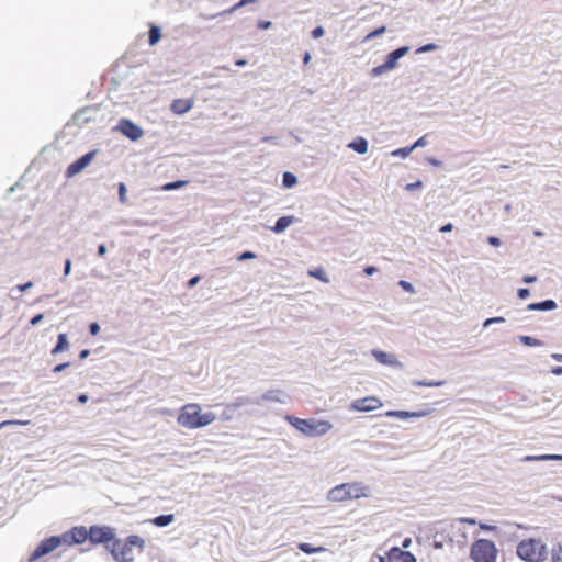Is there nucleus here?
<instances>
[{"label":"nucleus","mask_w":562,"mask_h":562,"mask_svg":"<svg viewBox=\"0 0 562 562\" xmlns=\"http://www.w3.org/2000/svg\"><path fill=\"white\" fill-rule=\"evenodd\" d=\"M215 415L211 412L203 413L200 405L189 403L181 407L177 423L187 429H198L212 424Z\"/></svg>","instance_id":"f257e3e1"},{"label":"nucleus","mask_w":562,"mask_h":562,"mask_svg":"<svg viewBox=\"0 0 562 562\" xmlns=\"http://www.w3.org/2000/svg\"><path fill=\"white\" fill-rule=\"evenodd\" d=\"M145 540L137 536H128L125 540L114 539L110 544V551L113 558L119 562H133L135 551L140 553L144 550Z\"/></svg>","instance_id":"f03ea898"},{"label":"nucleus","mask_w":562,"mask_h":562,"mask_svg":"<svg viewBox=\"0 0 562 562\" xmlns=\"http://www.w3.org/2000/svg\"><path fill=\"white\" fill-rule=\"evenodd\" d=\"M285 420L306 437H321L326 435L333 428L331 423L325 419H303L288 415Z\"/></svg>","instance_id":"7ed1b4c3"},{"label":"nucleus","mask_w":562,"mask_h":562,"mask_svg":"<svg viewBox=\"0 0 562 562\" xmlns=\"http://www.w3.org/2000/svg\"><path fill=\"white\" fill-rule=\"evenodd\" d=\"M368 496V487L361 482H350L330 488L327 499L334 503H344Z\"/></svg>","instance_id":"20e7f679"},{"label":"nucleus","mask_w":562,"mask_h":562,"mask_svg":"<svg viewBox=\"0 0 562 562\" xmlns=\"http://www.w3.org/2000/svg\"><path fill=\"white\" fill-rule=\"evenodd\" d=\"M518 557L527 562H540L547 557V548L540 539H524L517 546Z\"/></svg>","instance_id":"39448f33"},{"label":"nucleus","mask_w":562,"mask_h":562,"mask_svg":"<svg viewBox=\"0 0 562 562\" xmlns=\"http://www.w3.org/2000/svg\"><path fill=\"white\" fill-rule=\"evenodd\" d=\"M470 555L474 562H495L497 549L492 540L479 539L473 542Z\"/></svg>","instance_id":"423d86ee"},{"label":"nucleus","mask_w":562,"mask_h":562,"mask_svg":"<svg viewBox=\"0 0 562 562\" xmlns=\"http://www.w3.org/2000/svg\"><path fill=\"white\" fill-rule=\"evenodd\" d=\"M115 533L114 529L108 526H91L89 528V541L92 544H106L110 549V544L114 541Z\"/></svg>","instance_id":"0eeeda50"},{"label":"nucleus","mask_w":562,"mask_h":562,"mask_svg":"<svg viewBox=\"0 0 562 562\" xmlns=\"http://www.w3.org/2000/svg\"><path fill=\"white\" fill-rule=\"evenodd\" d=\"M63 539L60 537H50L44 539L33 551L29 558V562H35L37 559L53 552L61 544Z\"/></svg>","instance_id":"6e6552de"},{"label":"nucleus","mask_w":562,"mask_h":562,"mask_svg":"<svg viewBox=\"0 0 562 562\" xmlns=\"http://www.w3.org/2000/svg\"><path fill=\"white\" fill-rule=\"evenodd\" d=\"M382 406V401L376 396L358 398L350 404V408L356 412H371L381 408Z\"/></svg>","instance_id":"1a4fd4ad"},{"label":"nucleus","mask_w":562,"mask_h":562,"mask_svg":"<svg viewBox=\"0 0 562 562\" xmlns=\"http://www.w3.org/2000/svg\"><path fill=\"white\" fill-rule=\"evenodd\" d=\"M95 150L89 151L81 156L76 161H74L72 164H70L66 170V176L68 178H71L81 172L92 161V159L95 156Z\"/></svg>","instance_id":"9d476101"},{"label":"nucleus","mask_w":562,"mask_h":562,"mask_svg":"<svg viewBox=\"0 0 562 562\" xmlns=\"http://www.w3.org/2000/svg\"><path fill=\"white\" fill-rule=\"evenodd\" d=\"M119 128L123 135L132 140H137L143 135L142 128L130 120H121Z\"/></svg>","instance_id":"9b49d317"},{"label":"nucleus","mask_w":562,"mask_h":562,"mask_svg":"<svg viewBox=\"0 0 562 562\" xmlns=\"http://www.w3.org/2000/svg\"><path fill=\"white\" fill-rule=\"evenodd\" d=\"M194 106V100L190 99H176L170 104V110L177 115H182L189 112Z\"/></svg>","instance_id":"f8f14e48"},{"label":"nucleus","mask_w":562,"mask_h":562,"mask_svg":"<svg viewBox=\"0 0 562 562\" xmlns=\"http://www.w3.org/2000/svg\"><path fill=\"white\" fill-rule=\"evenodd\" d=\"M65 538H69V543H83L86 540H89V529L86 527H74L68 533L65 535Z\"/></svg>","instance_id":"ddd939ff"},{"label":"nucleus","mask_w":562,"mask_h":562,"mask_svg":"<svg viewBox=\"0 0 562 562\" xmlns=\"http://www.w3.org/2000/svg\"><path fill=\"white\" fill-rule=\"evenodd\" d=\"M415 557L400 548H392L389 551V562H415Z\"/></svg>","instance_id":"4468645a"},{"label":"nucleus","mask_w":562,"mask_h":562,"mask_svg":"<svg viewBox=\"0 0 562 562\" xmlns=\"http://www.w3.org/2000/svg\"><path fill=\"white\" fill-rule=\"evenodd\" d=\"M408 52V47H400L391 52L385 59V67L393 69L396 67L397 60Z\"/></svg>","instance_id":"2eb2a0df"},{"label":"nucleus","mask_w":562,"mask_h":562,"mask_svg":"<svg viewBox=\"0 0 562 562\" xmlns=\"http://www.w3.org/2000/svg\"><path fill=\"white\" fill-rule=\"evenodd\" d=\"M386 417H396L400 419H407L412 417H424L426 412H406V411H387L384 414Z\"/></svg>","instance_id":"dca6fc26"},{"label":"nucleus","mask_w":562,"mask_h":562,"mask_svg":"<svg viewBox=\"0 0 562 562\" xmlns=\"http://www.w3.org/2000/svg\"><path fill=\"white\" fill-rule=\"evenodd\" d=\"M462 524L475 525L476 521L472 518H461L457 524L451 525V530L460 533L461 536V539L457 540L460 543H464L467 541V535L463 531Z\"/></svg>","instance_id":"f3484780"},{"label":"nucleus","mask_w":562,"mask_h":562,"mask_svg":"<svg viewBox=\"0 0 562 562\" xmlns=\"http://www.w3.org/2000/svg\"><path fill=\"white\" fill-rule=\"evenodd\" d=\"M372 355L375 360L381 364L394 366L397 361L394 356L389 355L382 350H372Z\"/></svg>","instance_id":"a211bd4d"},{"label":"nucleus","mask_w":562,"mask_h":562,"mask_svg":"<svg viewBox=\"0 0 562 562\" xmlns=\"http://www.w3.org/2000/svg\"><path fill=\"white\" fill-rule=\"evenodd\" d=\"M557 307V303L553 300H546L539 303H530L527 305L528 311H551Z\"/></svg>","instance_id":"6ab92c4d"},{"label":"nucleus","mask_w":562,"mask_h":562,"mask_svg":"<svg viewBox=\"0 0 562 562\" xmlns=\"http://www.w3.org/2000/svg\"><path fill=\"white\" fill-rule=\"evenodd\" d=\"M294 222L293 216H282L280 217L274 226L271 228L274 233H282L285 231L292 223Z\"/></svg>","instance_id":"aec40b11"},{"label":"nucleus","mask_w":562,"mask_h":562,"mask_svg":"<svg viewBox=\"0 0 562 562\" xmlns=\"http://www.w3.org/2000/svg\"><path fill=\"white\" fill-rule=\"evenodd\" d=\"M69 347V342L66 334H59L56 346L52 349L53 355H57L64 350H67Z\"/></svg>","instance_id":"412c9836"},{"label":"nucleus","mask_w":562,"mask_h":562,"mask_svg":"<svg viewBox=\"0 0 562 562\" xmlns=\"http://www.w3.org/2000/svg\"><path fill=\"white\" fill-rule=\"evenodd\" d=\"M349 147L358 154H366L368 151V142L362 137H358L349 144Z\"/></svg>","instance_id":"4be33fe9"},{"label":"nucleus","mask_w":562,"mask_h":562,"mask_svg":"<svg viewBox=\"0 0 562 562\" xmlns=\"http://www.w3.org/2000/svg\"><path fill=\"white\" fill-rule=\"evenodd\" d=\"M307 274L310 277H313V278L324 282V283H328L329 282V278L327 277L325 270L322 267H317L315 269L308 270Z\"/></svg>","instance_id":"5701e85b"},{"label":"nucleus","mask_w":562,"mask_h":562,"mask_svg":"<svg viewBox=\"0 0 562 562\" xmlns=\"http://www.w3.org/2000/svg\"><path fill=\"white\" fill-rule=\"evenodd\" d=\"M175 520V516L172 514L169 515H160L151 519V524L157 527H165L171 524Z\"/></svg>","instance_id":"b1692460"},{"label":"nucleus","mask_w":562,"mask_h":562,"mask_svg":"<svg viewBox=\"0 0 562 562\" xmlns=\"http://www.w3.org/2000/svg\"><path fill=\"white\" fill-rule=\"evenodd\" d=\"M546 460H562L560 454H541V456H526L524 461H546Z\"/></svg>","instance_id":"393cba45"},{"label":"nucleus","mask_w":562,"mask_h":562,"mask_svg":"<svg viewBox=\"0 0 562 562\" xmlns=\"http://www.w3.org/2000/svg\"><path fill=\"white\" fill-rule=\"evenodd\" d=\"M299 549L306 554L319 553L325 551L324 547H313L311 543L307 542L300 543Z\"/></svg>","instance_id":"a878e982"},{"label":"nucleus","mask_w":562,"mask_h":562,"mask_svg":"<svg viewBox=\"0 0 562 562\" xmlns=\"http://www.w3.org/2000/svg\"><path fill=\"white\" fill-rule=\"evenodd\" d=\"M161 37L160 29L156 25H151L148 33V41L150 45H155L159 42Z\"/></svg>","instance_id":"bb28decb"},{"label":"nucleus","mask_w":562,"mask_h":562,"mask_svg":"<svg viewBox=\"0 0 562 562\" xmlns=\"http://www.w3.org/2000/svg\"><path fill=\"white\" fill-rule=\"evenodd\" d=\"M186 184H188V181L178 180L175 182H168V183L164 184L161 189L164 191H171V190L180 189V188L184 187Z\"/></svg>","instance_id":"cd10ccee"},{"label":"nucleus","mask_w":562,"mask_h":562,"mask_svg":"<svg viewBox=\"0 0 562 562\" xmlns=\"http://www.w3.org/2000/svg\"><path fill=\"white\" fill-rule=\"evenodd\" d=\"M551 559L553 562H562V544L559 543L551 551Z\"/></svg>","instance_id":"c85d7f7f"},{"label":"nucleus","mask_w":562,"mask_h":562,"mask_svg":"<svg viewBox=\"0 0 562 562\" xmlns=\"http://www.w3.org/2000/svg\"><path fill=\"white\" fill-rule=\"evenodd\" d=\"M296 183V177L291 172H284L283 175V186L285 188H291Z\"/></svg>","instance_id":"c756f323"},{"label":"nucleus","mask_w":562,"mask_h":562,"mask_svg":"<svg viewBox=\"0 0 562 562\" xmlns=\"http://www.w3.org/2000/svg\"><path fill=\"white\" fill-rule=\"evenodd\" d=\"M443 381H438V382H430V381H415L413 384L415 386H441L443 385Z\"/></svg>","instance_id":"7c9ffc66"},{"label":"nucleus","mask_w":562,"mask_h":562,"mask_svg":"<svg viewBox=\"0 0 562 562\" xmlns=\"http://www.w3.org/2000/svg\"><path fill=\"white\" fill-rule=\"evenodd\" d=\"M255 2V0H240L238 3H236L235 5H233L232 8H229L228 10L224 11L222 14H226V13H232L234 11H236L237 9L248 4V3H252Z\"/></svg>","instance_id":"2f4dec72"},{"label":"nucleus","mask_w":562,"mask_h":562,"mask_svg":"<svg viewBox=\"0 0 562 562\" xmlns=\"http://www.w3.org/2000/svg\"><path fill=\"white\" fill-rule=\"evenodd\" d=\"M117 189H119V199L122 203H126L127 201V198H126V187L123 182H120L119 186H117Z\"/></svg>","instance_id":"473e14b6"},{"label":"nucleus","mask_w":562,"mask_h":562,"mask_svg":"<svg viewBox=\"0 0 562 562\" xmlns=\"http://www.w3.org/2000/svg\"><path fill=\"white\" fill-rule=\"evenodd\" d=\"M30 424L29 420H16V419H13V420H4L2 423H0V429L5 427V426H11V425H27Z\"/></svg>","instance_id":"72a5a7b5"},{"label":"nucleus","mask_w":562,"mask_h":562,"mask_svg":"<svg viewBox=\"0 0 562 562\" xmlns=\"http://www.w3.org/2000/svg\"><path fill=\"white\" fill-rule=\"evenodd\" d=\"M389 70H391V69H390V68H386V67H385V63H383L382 65H380V66H378V67H374V68L372 69V75H373V76H380V75H382V74H384V72H386V71H389Z\"/></svg>","instance_id":"f704fd0d"},{"label":"nucleus","mask_w":562,"mask_h":562,"mask_svg":"<svg viewBox=\"0 0 562 562\" xmlns=\"http://www.w3.org/2000/svg\"><path fill=\"white\" fill-rule=\"evenodd\" d=\"M385 26H381L374 31H372L371 33H369L367 36H366V40H372L374 37H378L379 35L383 34L385 32Z\"/></svg>","instance_id":"c9c22d12"},{"label":"nucleus","mask_w":562,"mask_h":562,"mask_svg":"<svg viewBox=\"0 0 562 562\" xmlns=\"http://www.w3.org/2000/svg\"><path fill=\"white\" fill-rule=\"evenodd\" d=\"M520 339L527 346H538V345H540L539 340H537V339H535L532 337H529V336H522Z\"/></svg>","instance_id":"e433bc0d"},{"label":"nucleus","mask_w":562,"mask_h":562,"mask_svg":"<svg viewBox=\"0 0 562 562\" xmlns=\"http://www.w3.org/2000/svg\"><path fill=\"white\" fill-rule=\"evenodd\" d=\"M413 150H414L413 146H409V147H405V148L395 150L393 153V155H402L405 157V156L409 155Z\"/></svg>","instance_id":"4c0bfd02"},{"label":"nucleus","mask_w":562,"mask_h":562,"mask_svg":"<svg viewBox=\"0 0 562 562\" xmlns=\"http://www.w3.org/2000/svg\"><path fill=\"white\" fill-rule=\"evenodd\" d=\"M254 258H256V255L252 251H244L243 254H240L238 256L239 261L247 260V259H254Z\"/></svg>","instance_id":"58836bf2"},{"label":"nucleus","mask_w":562,"mask_h":562,"mask_svg":"<svg viewBox=\"0 0 562 562\" xmlns=\"http://www.w3.org/2000/svg\"><path fill=\"white\" fill-rule=\"evenodd\" d=\"M427 144H428V142H427L426 135H425V136H422L420 138H418L412 146L415 149L417 147L426 146Z\"/></svg>","instance_id":"ea45409f"},{"label":"nucleus","mask_w":562,"mask_h":562,"mask_svg":"<svg viewBox=\"0 0 562 562\" xmlns=\"http://www.w3.org/2000/svg\"><path fill=\"white\" fill-rule=\"evenodd\" d=\"M324 35V29L322 26H317L312 31V36L314 38H318Z\"/></svg>","instance_id":"a19ab883"},{"label":"nucleus","mask_w":562,"mask_h":562,"mask_svg":"<svg viewBox=\"0 0 562 562\" xmlns=\"http://www.w3.org/2000/svg\"><path fill=\"white\" fill-rule=\"evenodd\" d=\"M517 294L519 299L525 300L530 295V291L528 289L522 288L518 290Z\"/></svg>","instance_id":"79ce46f5"},{"label":"nucleus","mask_w":562,"mask_h":562,"mask_svg":"<svg viewBox=\"0 0 562 562\" xmlns=\"http://www.w3.org/2000/svg\"><path fill=\"white\" fill-rule=\"evenodd\" d=\"M89 329H90L91 335L95 336L100 331V326H99L98 323H91L90 326H89Z\"/></svg>","instance_id":"37998d69"},{"label":"nucleus","mask_w":562,"mask_h":562,"mask_svg":"<svg viewBox=\"0 0 562 562\" xmlns=\"http://www.w3.org/2000/svg\"><path fill=\"white\" fill-rule=\"evenodd\" d=\"M503 322H505V319L503 317H493V318L486 319L484 322V326L486 327V326H488V325H491L493 323H503Z\"/></svg>","instance_id":"c03bdc74"},{"label":"nucleus","mask_w":562,"mask_h":562,"mask_svg":"<svg viewBox=\"0 0 562 562\" xmlns=\"http://www.w3.org/2000/svg\"><path fill=\"white\" fill-rule=\"evenodd\" d=\"M32 286H33V282L29 281V282H26V283H24V284H19V285L16 286V289H18L20 292H24V291H26V290L31 289Z\"/></svg>","instance_id":"a18cd8bd"},{"label":"nucleus","mask_w":562,"mask_h":562,"mask_svg":"<svg viewBox=\"0 0 562 562\" xmlns=\"http://www.w3.org/2000/svg\"><path fill=\"white\" fill-rule=\"evenodd\" d=\"M420 187H422V181H416V182L406 184V190L414 191Z\"/></svg>","instance_id":"49530a36"},{"label":"nucleus","mask_w":562,"mask_h":562,"mask_svg":"<svg viewBox=\"0 0 562 562\" xmlns=\"http://www.w3.org/2000/svg\"><path fill=\"white\" fill-rule=\"evenodd\" d=\"M44 318V315L43 314H37L35 316H33L30 321L31 325H37L40 322H42V319Z\"/></svg>","instance_id":"de8ad7c7"},{"label":"nucleus","mask_w":562,"mask_h":562,"mask_svg":"<svg viewBox=\"0 0 562 562\" xmlns=\"http://www.w3.org/2000/svg\"><path fill=\"white\" fill-rule=\"evenodd\" d=\"M487 241H488L490 245H492L494 247H497V246L501 245V240L497 237H495V236H490L487 238Z\"/></svg>","instance_id":"09e8293b"},{"label":"nucleus","mask_w":562,"mask_h":562,"mask_svg":"<svg viewBox=\"0 0 562 562\" xmlns=\"http://www.w3.org/2000/svg\"><path fill=\"white\" fill-rule=\"evenodd\" d=\"M400 285H401L405 291H407V292H412V291H413V285H412L409 282H407V281H404V280L400 281Z\"/></svg>","instance_id":"8fccbe9b"},{"label":"nucleus","mask_w":562,"mask_h":562,"mask_svg":"<svg viewBox=\"0 0 562 562\" xmlns=\"http://www.w3.org/2000/svg\"><path fill=\"white\" fill-rule=\"evenodd\" d=\"M67 367H69V363H68V362L59 363V364H57V366L53 369V371H54V372H56V373H57V372H61V371H64Z\"/></svg>","instance_id":"3c124183"},{"label":"nucleus","mask_w":562,"mask_h":562,"mask_svg":"<svg viewBox=\"0 0 562 562\" xmlns=\"http://www.w3.org/2000/svg\"><path fill=\"white\" fill-rule=\"evenodd\" d=\"M453 229V225L451 223H448L440 227L441 233H449Z\"/></svg>","instance_id":"603ef678"},{"label":"nucleus","mask_w":562,"mask_h":562,"mask_svg":"<svg viewBox=\"0 0 562 562\" xmlns=\"http://www.w3.org/2000/svg\"><path fill=\"white\" fill-rule=\"evenodd\" d=\"M200 281V276H195L188 281V286L193 288Z\"/></svg>","instance_id":"864d4df0"},{"label":"nucleus","mask_w":562,"mask_h":562,"mask_svg":"<svg viewBox=\"0 0 562 562\" xmlns=\"http://www.w3.org/2000/svg\"><path fill=\"white\" fill-rule=\"evenodd\" d=\"M70 270H71V260L67 259L66 262H65L64 274L68 276L70 273Z\"/></svg>","instance_id":"5fc2aeb1"},{"label":"nucleus","mask_w":562,"mask_h":562,"mask_svg":"<svg viewBox=\"0 0 562 562\" xmlns=\"http://www.w3.org/2000/svg\"><path fill=\"white\" fill-rule=\"evenodd\" d=\"M375 271H376V268L373 267V266H368V267L364 268V273L368 274V276L373 274Z\"/></svg>","instance_id":"6e6d98bb"},{"label":"nucleus","mask_w":562,"mask_h":562,"mask_svg":"<svg viewBox=\"0 0 562 562\" xmlns=\"http://www.w3.org/2000/svg\"><path fill=\"white\" fill-rule=\"evenodd\" d=\"M536 280H537V278H536L535 276H525V277L522 278V281H524L525 283H532V282H535Z\"/></svg>","instance_id":"4d7b16f0"},{"label":"nucleus","mask_w":562,"mask_h":562,"mask_svg":"<svg viewBox=\"0 0 562 562\" xmlns=\"http://www.w3.org/2000/svg\"><path fill=\"white\" fill-rule=\"evenodd\" d=\"M105 252H106V247H105V245H103V244H102V245H100V246L98 247V254H99V256H104V255H105Z\"/></svg>","instance_id":"13d9d810"},{"label":"nucleus","mask_w":562,"mask_h":562,"mask_svg":"<svg viewBox=\"0 0 562 562\" xmlns=\"http://www.w3.org/2000/svg\"><path fill=\"white\" fill-rule=\"evenodd\" d=\"M435 48V45L434 44H428V45H425L423 46L419 52H428V50H432Z\"/></svg>","instance_id":"bf43d9fd"},{"label":"nucleus","mask_w":562,"mask_h":562,"mask_svg":"<svg viewBox=\"0 0 562 562\" xmlns=\"http://www.w3.org/2000/svg\"><path fill=\"white\" fill-rule=\"evenodd\" d=\"M78 402H79V403H81V404L87 403V402H88V395H86V394H80V395L78 396Z\"/></svg>","instance_id":"052dcab7"},{"label":"nucleus","mask_w":562,"mask_h":562,"mask_svg":"<svg viewBox=\"0 0 562 562\" xmlns=\"http://www.w3.org/2000/svg\"><path fill=\"white\" fill-rule=\"evenodd\" d=\"M310 60H311V55H310V53H308V52H306V53L304 54V57H303V63H304L305 65H307V64L310 63Z\"/></svg>","instance_id":"680f3d73"},{"label":"nucleus","mask_w":562,"mask_h":562,"mask_svg":"<svg viewBox=\"0 0 562 562\" xmlns=\"http://www.w3.org/2000/svg\"><path fill=\"white\" fill-rule=\"evenodd\" d=\"M552 373L553 374H557V375H560L562 374V367H555L552 369Z\"/></svg>","instance_id":"e2e57ef3"},{"label":"nucleus","mask_w":562,"mask_h":562,"mask_svg":"<svg viewBox=\"0 0 562 562\" xmlns=\"http://www.w3.org/2000/svg\"><path fill=\"white\" fill-rule=\"evenodd\" d=\"M480 528L483 529V530H493L495 527L488 526V525H485V524H481Z\"/></svg>","instance_id":"0e129e2a"},{"label":"nucleus","mask_w":562,"mask_h":562,"mask_svg":"<svg viewBox=\"0 0 562 562\" xmlns=\"http://www.w3.org/2000/svg\"><path fill=\"white\" fill-rule=\"evenodd\" d=\"M89 353H90V351L86 349L80 352L79 357H80V359H85L88 357Z\"/></svg>","instance_id":"69168bd1"},{"label":"nucleus","mask_w":562,"mask_h":562,"mask_svg":"<svg viewBox=\"0 0 562 562\" xmlns=\"http://www.w3.org/2000/svg\"><path fill=\"white\" fill-rule=\"evenodd\" d=\"M235 65L238 66V67L245 66L246 65V60L245 59H238V60L235 61Z\"/></svg>","instance_id":"338daca9"},{"label":"nucleus","mask_w":562,"mask_h":562,"mask_svg":"<svg viewBox=\"0 0 562 562\" xmlns=\"http://www.w3.org/2000/svg\"><path fill=\"white\" fill-rule=\"evenodd\" d=\"M552 358H553L554 360H557V361H562V355H560V353H554V355L552 356Z\"/></svg>","instance_id":"774afa93"}]
</instances>
